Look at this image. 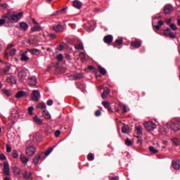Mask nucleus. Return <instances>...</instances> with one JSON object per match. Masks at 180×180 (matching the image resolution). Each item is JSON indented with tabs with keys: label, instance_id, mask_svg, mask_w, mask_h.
Here are the masks:
<instances>
[{
	"label": "nucleus",
	"instance_id": "40",
	"mask_svg": "<svg viewBox=\"0 0 180 180\" xmlns=\"http://www.w3.org/2000/svg\"><path fill=\"white\" fill-rule=\"evenodd\" d=\"M53 147H50L48 150H46L44 152L45 155L47 157V155H50V154H51V152L53 151Z\"/></svg>",
	"mask_w": 180,
	"mask_h": 180
},
{
	"label": "nucleus",
	"instance_id": "25",
	"mask_svg": "<svg viewBox=\"0 0 180 180\" xmlns=\"http://www.w3.org/2000/svg\"><path fill=\"white\" fill-rule=\"evenodd\" d=\"M20 159L21 160V162H22V164H25L26 165V164H27V162H29V158L25 157V155H21L20 156Z\"/></svg>",
	"mask_w": 180,
	"mask_h": 180
},
{
	"label": "nucleus",
	"instance_id": "41",
	"mask_svg": "<svg viewBox=\"0 0 180 180\" xmlns=\"http://www.w3.org/2000/svg\"><path fill=\"white\" fill-rule=\"evenodd\" d=\"M125 144L126 146H127L128 147H130L132 144H133V141H130V139H129V138H127L125 140Z\"/></svg>",
	"mask_w": 180,
	"mask_h": 180
},
{
	"label": "nucleus",
	"instance_id": "3",
	"mask_svg": "<svg viewBox=\"0 0 180 180\" xmlns=\"http://www.w3.org/2000/svg\"><path fill=\"white\" fill-rule=\"evenodd\" d=\"M25 153L28 157H33L36 153V148L33 146H28L25 150Z\"/></svg>",
	"mask_w": 180,
	"mask_h": 180
},
{
	"label": "nucleus",
	"instance_id": "33",
	"mask_svg": "<svg viewBox=\"0 0 180 180\" xmlns=\"http://www.w3.org/2000/svg\"><path fill=\"white\" fill-rule=\"evenodd\" d=\"M41 30V27L40 25H35L32 27V32H40Z\"/></svg>",
	"mask_w": 180,
	"mask_h": 180
},
{
	"label": "nucleus",
	"instance_id": "12",
	"mask_svg": "<svg viewBox=\"0 0 180 180\" xmlns=\"http://www.w3.org/2000/svg\"><path fill=\"white\" fill-rule=\"evenodd\" d=\"M103 41L106 44H110V43L113 41V36L110 34L105 36L103 38Z\"/></svg>",
	"mask_w": 180,
	"mask_h": 180
},
{
	"label": "nucleus",
	"instance_id": "19",
	"mask_svg": "<svg viewBox=\"0 0 180 180\" xmlns=\"http://www.w3.org/2000/svg\"><path fill=\"white\" fill-rule=\"evenodd\" d=\"M3 19L6 20V23H12V18L11 15L7 14L2 16Z\"/></svg>",
	"mask_w": 180,
	"mask_h": 180
},
{
	"label": "nucleus",
	"instance_id": "17",
	"mask_svg": "<svg viewBox=\"0 0 180 180\" xmlns=\"http://www.w3.org/2000/svg\"><path fill=\"white\" fill-rule=\"evenodd\" d=\"M33 120L36 123V124H39V126L43 124V120L38 117L37 115L33 117Z\"/></svg>",
	"mask_w": 180,
	"mask_h": 180
},
{
	"label": "nucleus",
	"instance_id": "30",
	"mask_svg": "<svg viewBox=\"0 0 180 180\" xmlns=\"http://www.w3.org/2000/svg\"><path fill=\"white\" fill-rule=\"evenodd\" d=\"M148 150L152 154H158V150L154 148V146H149Z\"/></svg>",
	"mask_w": 180,
	"mask_h": 180
},
{
	"label": "nucleus",
	"instance_id": "13",
	"mask_svg": "<svg viewBox=\"0 0 180 180\" xmlns=\"http://www.w3.org/2000/svg\"><path fill=\"white\" fill-rule=\"evenodd\" d=\"M131 46L135 49H139V47H141V41L138 39L132 41L131 42Z\"/></svg>",
	"mask_w": 180,
	"mask_h": 180
},
{
	"label": "nucleus",
	"instance_id": "53",
	"mask_svg": "<svg viewBox=\"0 0 180 180\" xmlns=\"http://www.w3.org/2000/svg\"><path fill=\"white\" fill-rule=\"evenodd\" d=\"M13 158H18L19 157V155L18 154L17 150L13 151Z\"/></svg>",
	"mask_w": 180,
	"mask_h": 180
},
{
	"label": "nucleus",
	"instance_id": "57",
	"mask_svg": "<svg viewBox=\"0 0 180 180\" xmlns=\"http://www.w3.org/2000/svg\"><path fill=\"white\" fill-rule=\"evenodd\" d=\"M4 23H6V20H4V18L0 19V26H2Z\"/></svg>",
	"mask_w": 180,
	"mask_h": 180
},
{
	"label": "nucleus",
	"instance_id": "32",
	"mask_svg": "<svg viewBox=\"0 0 180 180\" xmlns=\"http://www.w3.org/2000/svg\"><path fill=\"white\" fill-rule=\"evenodd\" d=\"M8 51V57L11 56V57H13L16 54V49H11Z\"/></svg>",
	"mask_w": 180,
	"mask_h": 180
},
{
	"label": "nucleus",
	"instance_id": "6",
	"mask_svg": "<svg viewBox=\"0 0 180 180\" xmlns=\"http://www.w3.org/2000/svg\"><path fill=\"white\" fill-rule=\"evenodd\" d=\"M170 128L174 131H179V130H180V122L179 121H175L174 122H172L170 125Z\"/></svg>",
	"mask_w": 180,
	"mask_h": 180
},
{
	"label": "nucleus",
	"instance_id": "63",
	"mask_svg": "<svg viewBox=\"0 0 180 180\" xmlns=\"http://www.w3.org/2000/svg\"><path fill=\"white\" fill-rule=\"evenodd\" d=\"M49 37H51V39H56L57 36L56 35V34H49Z\"/></svg>",
	"mask_w": 180,
	"mask_h": 180
},
{
	"label": "nucleus",
	"instance_id": "16",
	"mask_svg": "<svg viewBox=\"0 0 180 180\" xmlns=\"http://www.w3.org/2000/svg\"><path fill=\"white\" fill-rule=\"evenodd\" d=\"M172 165L174 169H176V170L180 169V160H173L172 162Z\"/></svg>",
	"mask_w": 180,
	"mask_h": 180
},
{
	"label": "nucleus",
	"instance_id": "45",
	"mask_svg": "<svg viewBox=\"0 0 180 180\" xmlns=\"http://www.w3.org/2000/svg\"><path fill=\"white\" fill-rule=\"evenodd\" d=\"M171 33V29L169 28H167L165 31H164V36H169V34Z\"/></svg>",
	"mask_w": 180,
	"mask_h": 180
},
{
	"label": "nucleus",
	"instance_id": "15",
	"mask_svg": "<svg viewBox=\"0 0 180 180\" xmlns=\"http://www.w3.org/2000/svg\"><path fill=\"white\" fill-rule=\"evenodd\" d=\"M22 178H23V179H25V180L33 179V178H32V172H30L28 173L27 170H25L22 172Z\"/></svg>",
	"mask_w": 180,
	"mask_h": 180
},
{
	"label": "nucleus",
	"instance_id": "29",
	"mask_svg": "<svg viewBox=\"0 0 180 180\" xmlns=\"http://www.w3.org/2000/svg\"><path fill=\"white\" fill-rule=\"evenodd\" d=\"M136 130L137 134H139V135L143 134V127H141V125L136 126Z\"/></svg>",
	"mask_w": 180,
	"mask_h": 180
},
{
	"label": "nucleus",
	"instance_id": "38",
	"mask_svg": "<svg viewBox=\"0 0 180 180\" xmlns=\"http://www.w3.org/2000/svg\"><path fill=\"white\" fill-rule=\"evenodd\" d=\"M46 107V105L44 103H39L37 105V108H38V109H44Z\"/></svg>",
	"mask_w": 180,
	"mask_h": 180
},
{
	"label": "nucleus",
	"instance_id": "9",
	"mask_svg": "<svg viewBox=\"0 0 180 180\" xmlns=\"http://www.w3.org/2000/svg\"><path fill=\"white\" fill-rule=\"evenodd\" d=\"M70 78L71 79H73V81H77L78 79H82L84 78V73H77L75 75H72L70 76Z\"/></svg>",
	"mask_w": 180,
	"mask_h": 180
},
{
	"label": "nucleus",
	"instance_id": "7",
	"mask_svg": "<svg viewBox=\"0 0 180 180\" xmlns=\"http://www.w3.org/2000/svg\"><path fill=\"white\" fill-rule=\"evenodd\" d=\"M39 99H40V91L37 90H33L32 100L34 101V102H37Z\"/></svg>",
	"mask_w": 180,
	"mask_h": 180
},
{
	"label": "nucleus",
	"instance_id": "64",
	"mask_svg": "<svg viewBox=\"0 0 180 180\" xmlns=\"http://www.w3.org/2000/svg\"><path fill=\"white\" fill-rule=\"evenodd\" d=\"M110 180H119V176H115V177H109Z\"/></svg>",
	"mask_w": 180,
	"mask_h": 180
},
{
	"label": "nucleus",
	"instance_id": "11",
	"mask_svg": "<svg viewBox=\"0 0 180 180\" xmlns=\"http://www.w3.org/2000/svg\"><path fill=\"white\" fill-rule=\"evenodd\" d=\"M13 47V44H9L8 46L6 48V51L4 52V58H5V60H8V58H9V50H12V48Z\"/></svg>",
	"mask_w": 180,
	"mask_h": 180
},
{
	"label": "nucleus",
	"instance_id": "58",
	"mask_svg": "<svg viewBox=\"0 0 180 180\" xmlns=\"http://www.w3.org/2000/svg\"><path fill=\"white\" fill-rule=\"evenodd\" d=\"M4 94H6V95H7V96H9V91L6 89H4L3 90Z\"/></svg>",
	"mask_w": 180,
	"mask_h": 180
},
{
	"label": "nucleus",
	"instance_id": "49",
	"mask_svg": "<svg viewBox=\"0 0 180 180\" xmlns=\"http://www.w3.org/2000/svg\"><path fill=\"white\" fill-rule=\"evenodd\" d=\"M57 50H58V51H63L64 50V45H63V44L58 45Z\"/></svg>",
	"mask_w": 180,
	"mask_h": 180
},
{
	"label": "nucleus",
	"instance_id": "26",
	"mask_svg": "<svg viewBox=\"0 0 180 180\" xmlns=\"http://www.w3.org/2000/svg\"><path fill=\"white\" fill-rule=\"evenodd\" d=\"M22 96H26V92L23 91H20L15 94V98H22Z\"/></svg>",
	"mask_w": 180,
	"mask_h": 180
},
{
	"label": "nucleus",
	"instance_id": "27",
	"mask_svg": "<svg viewBox=\"0 0 180 180\" xmlns=\"http://www.w3.org/2000/svg\"><path fill=\"white\" fill-rule=\"evenodd\" d=\"M26 54H27V52H25L21 54V58H20L21 61H29L30 58Z\"/></svg>",
	"mask_w": 180,
	"mask_h": 180
},
{
	"label": "nucleus",
	"instance_id": "50",
	"mask_svg": "<svg viewBox=\"0 0 180 180\" xmlns=\"http://www.w3.org/2000/svg\"><path fill=\"white\" fill-rule=\"evenodd\" d=\"M9 70H11V65H6V68H4V74H8L9 72Z\"/></svg>",
	"mask_w": 180,
	"mask_h": 180
},
{
	"label": "nucleus",
	"instance_id": "59",
	"mask_svg": "<svg viewBox=\"0 0 180 180\" xmlns=\"http://www.w3.org/2000/svg\"><path fill=\"white\" fill-rule=\"evenodd\" d=\"M46 105H48V106H51V105H53V100H48Z\"/></svg>",
	"mask_w": 180,
	"mask_h": 180
},
{
	"label": "nucleus",
	"instance_id": "44",
	"mask_svg": "<svg viewBox=\"0 0 180 180\" xmlns=\"http://www.w3.org/2000/svg\"><path fill=\"white\" fill-rule=\"evenodd\" d=\"M56 59L58 61H63L64 60V56H63V53H60L56 56Z\"/></svg>",
	"mask_w": 180,
	"mask_h": 180
},
{
	"label": "nucleus",
	"instance_id": "14",
	"mask_svg": "<svg viewBox=\"0 0 180 180\" xmlns=\"http://www.w3.org/2000/svg\"><path fill=\"white\" fill-rule=\"evenodd\" d=\"M172 11H174V8H172V6L171 4H167L164 8V12L167 15H169V13H171Z\"/></svg>",
	"mask_w": 180,
	"mask_h": 180
},
{
	"label": "nucleus",
	"instance_id": "51",
	"mask_svg": "<svg viewBox=\"0 0 180 180\" xmlns=\"http://www.w3.org/2000/svg\"><path fill=\"white\" fill-rule=\"evenodd\" d=\"M170 28L172 29V30H177L178 27H176V25L174 23H171L170 24Z\"/></svg>",
	"mask_w": 180,
	"mask_h": 180
},
{
	"label": "nucleus",
	"instance_id": "54",
	"mask_svg": "<svg viewBox=\"0 0 180 180\" xmlns=\"http://www.w3.org/2000/svg\"><path fill=\"white\" fill-rule=\"evenodd\" d=\"M6 153H11V151H12V148L8 144H6Z\"/></svg>",
	"mask_w": 180,
	"mask_h": 180
},
{
	"label": "nucleus",
	"instance_id": "56",
	"mask_svg": "<svg viewBox=\"0 0 180 180\" xmlns=\"http://www.w3.org/2000/svg\"><path fill=\"white\" fill-rule=\"evenodd\" d=\"M61 134V131H60V130H56V131H55V136H56V137H58Z\"/></svg>",
	"mask_w": 180,
	"mask_h": 180
},
{
	"label": "nucleus",
	"instance_id": "61",
	"mask_svg": "<svg viewBox=\"0 0 180 180\" xmlns=\"http://www.w3.org/2000/svg\"><path fill=\"white\" fill-rule=\"evenodd\" d=\"M65 58H66V60H68V61H70V60H71V56H70V54H68V53H66V54H65Z\"/></svg>",
	"mask_w": 180,
	"mask_h": 180
},
{
	"label": "nucleus",
	"instance_id": "21",
	"mask_svg": "<svg viewBox=\"0 0 180 180\" xmlns=\"http://www.w3.org/2000/svg\"><path fill=\"white\" fill-rule=\"evenodd\" d=\"M20 27L22 30H25V32H26V30H27V29H29V25L25 22H20Z\"/></svg>",
	"mask_w": 180,
	"mask_h": 180
},
{
	"label": "nucleus",
	"instance_id": "22",
	"mask_svg": "<svg viewBox=\"0 0 180 180\" xmlns=\"http://www.w3.org/2000/svg\"><path fill=\"white\" fill-rule=\"evenodd\" d=\"M109 94H110V89H109L108 88L104 89V91L101 95V98H103V99H106V98H108V95H109Z\"/></svg>",
	"mask_w": 180,
	"mask_h": 180
},
{
	"label": "nucleus",
	"instance_id": "60",
	"mask_svg": "<svg viewBox=\"0 0 180 180\" xmlns=\"http://www.w3.org/2000/svg\"><path fill=\"white\" fill-rule=\"evenodd\" d=\"M33 106H30L28 108V113H33Z\"/></svg>",
	"mask_w": 180,
	"mask_h": 180
},
{
	"label": "nucleus",
	"instance_id": "20",
	"mask_svg": "<svg viewBox=\"0 0 180 180\" xmlns=\"http://www.w3.org/2000/svg\"><path fill=\"white\" fill-rule=\"evenodd\" d=\"M73 6H75V8H77V9H81V8H82V3H81V1L78 0L74 1Z\"/></svg>",
	"mask_w": 180,
	"mask_h": 180
},
{
	"label": "nucleus",
	"instance_id": "55",
	"mask_svg": "<svg viewBox=\"0 0 180 180\" xmlns=\"http://www.w3.org/2000/svg\"><path fill=\"white\" fill-rule=\"evenodd\" d=\"M0 160H1V161H5V160H6V156L4 154H0Z\"/></svg>",
	"mask_w": 180,
	"mask_h": 180
},
{
	"label": "nucleus",
	"instance_id": "5",
	"mask_svg": "<svg viewBox=\"0 0 180 180\" xmlns=\"http://www.w3.org/2000/svg\"><path fill=\"white\" fill-rule=\"evenodd\" d=\"M11 16V22H19L20 19H22V16H23V12H20L16 14H13Z\"/></svg>",
	"mask_w": 180,
	"mask_h": 180
},
{
	"label": "nucleus",
	"instance_id": "62",
	"mask_svg": "<svg viewBox=\"0 0 180 180\" xmlns=\"http://www.w3.org/2000/svg\"><path fill=\"white\" fill-rule=\"evenodd\" d=\"M169 37H171V39H175L176 37V35L172 32H170V34H169Z\"/></svg>",
	"mask_w": 180,
	"mask_h": 180
},
{
	"label": "nucleus",
	"instance_id": "48",
	"mask_svg": "<svg viewBox=\"0 0 180 180\" xmlns=\"http://www.w3.org/2000/svg\"><path fill=\"white\" fill-rule=\"evenodd\" d=\"M122 44H123V39H119L115 40V44H117V46H120Z\"/></svg>",
	"mask_w": 180,
	"mask_h": 180
},
{
	"label": "nucleus",
	"instance_id": "52",
	"mask_svg": "<svg viewBox=\"0 0 180 180\" xmlns=\"http://www.w3.org/2000/svg\"><path fill=\"white\" fill-rule=\"evenodd\" d=\"M68 8V7H65L62 8L60 11H58V13H67V9Z\"/></svg>",
	"mask_w": 180,
	"mask_h": 180
},
{
	"label": "nucleus",
	"instance_id": "31",
	"mask_svg": "<svg viewBox=\"0 0 180 180\" xmlns=\"http://www.w3.org/2000/svg\"><path fill=\"white\" fill-rule=\"evenodd\" d=\"M40 158H41V156L40 155H38L37 156H35L33 159V163L34 164V165H37V164H39V160H40Z\"/></svg>",
	"mask_w": 180,
	"mask_h": 180
},
{
	"label": "nucleus",
	"instance_id": "28",
	"mask_svg": "<svg viewBox=\"0 0 180 180\" xmlns=\"http://www.w3.org/2000/svg\"><path fill=\"white\" fill-rule=\"evenodd\" d=\"M98 69L101 75H106V69L102 68L101 65L98 67Z\"/></svg>",
	"mask_w": 180,
	"mask_h": 180
},
{
	"label": "nucleus",
	"instance_id": "10",
	"mask_svg": "<svg viewBox=\"0 0 180 180\" xmlns=\"http://www.w3.org/2000/svg\"><path fill=\"white\" fill-rule=\"evenodd\" d=\"M26 77H27V72L25 70H22L18 72V78L21 81H25L26 79Z\"/></svg>",
	"mask_w": 180,
	"mask_h": 180
},
{
	"label": "nucleus",
	"instance_id": "35",
	"mask_svg": "<svg viewBox=\"0 0 180 180\" xmlns=\"http://www.w3.org/2000/svg\"><path fill=\"white\" fill-rule=\"evenodd\" d=\"M75 48L76 49V50H84V44H82V43L77 44L75 46Z\"/></svg>",
	"mask_w": 180,
	"mask_h": 180
},
{
	"label": "nucleus",
	"instance_id": "43",
	"mask_svg": "<svg viewBox=\"0 0 180 180\" xmlns=\"http://www.w3.org/2000/svg\"><path fill=\"white\" fill-rule=\"evenodd\" d=\"M172 141L174 144H175V146H179V140H178V139L173 138L172 139Z\"/></svg>",
	"mask_w": 180,
	"mask_h": 180
},
{
	"label": "nucleus",
	"instance_id": "24",
	"mask_svg": "<svg viewBox=\"0 0 180 180\" xmlns=\"http://www.w3.org/2000/svg\"><path fill=\"white\" fill-rule=\"evenodd\" d=\"M129 130H130V127H129V125H126L125 124H123V126L122 127V133L127 134L129 133Z\"/></svg>",
	"mask_w": 180,
	"mask_h": 180
},
{
	"label": "nucleus",
	"instance_id": "1",
	"mask_svg": "<svg viewBox=\"0 0 180 180\" xmlns=\"http://www.w3.org/2000/svg\"><path fill=\"white\" fill-rule=\"evenodd\" d=\"M9 171H10L9 163H8V162H4L3 172H4V174L6 175V176L4 178V180H11V179L8 177V176H11V173Z\"/></svg>",
	"mask_w": 180,
	"mask_h": 180
},
{
	"label": "nucleus",
	"instance_id": "18",
	"mask_svg": "<svg viewBox=\"0 0 180 180\" xmlns=\"http://www.w3.org/2000/svg\"><path fill=\"white\" fill-rule=\"evenodd\" d=\"M102 105L105 108V109H108L110 112H113V110L110 108V104L108 101H103Z\"/></svg>",
	"mask_w": 180,
	"mask_h": 180
},
{
	"label": "nucleus",
	"instance_id": "46",
	"mask_svg": "<svg viewBox=\"0 0 180 180\" xmlns=\"http://www.w3.org/2000/svg\"><path fill=\"white\" fill-rule=\"evenodd\" d=\"M42 116L46 120L51 119V115H50V113H43Z\"/></svg>",
	"mask_w": 180,
	"mask_h": 180
},
{
	"label": "nucleus",
	"instance_id": "39",
	"mask_svg": "<svg viewBox=\"0 0 180 180\" xmlns=\"http://www.w3.org/2000/svg\"><path fill=\"white\" fill-rule=\"evenodd\" d=\"M13 172L14 174H16V175H20V169L18 167H14L13 168Z\"/></svg>",
	"mask_w": 180,
	"mask_h": 180
},
{
	"label": "nucleus",
	"instance_id": "36",
	"mask_svg": "<svg viewBox=\"0 0 180 180\" xmlns=\"http://www.w3.org/2000/svg\"><path fill=\"white\" fill-rule=\"evenodd\" d=\"M28 51L31 53V54H33L34 56L39 54V49H29Z\"/></svg>",
	"mask_w": 180,
	"mask_h": 180
},
{
	"label": "nucleus",
	"instance_id": "37",
	"mask_svg": "<svg viewBox=\"0 0 180 180\" xmlns=\"http://www.w3.org/2000/svg\"><path fill=\"white\" fill-rule=\"evenodd\" d=\"M13 117H14L15 119H18V117H20V119H22V117H20L19 113H12L9 119H11L12 120Z\"/></svg>",
	"mask_w": 180,
	"mask_h": 180
},
{
	"label": "nucleus",
	"instance_id": "42",
	"mask_svg": "<svg viewBox=\"0 0 180 180\" xmlns=\"http://www.w3.org/2000/svg\"><path fill=\"white\" fill-rule=\"evenodd\" d=\"M87 160H89V161H94V160H95V158L94 157V154L93 153H89L87 155Z\"/></svg>",
	"mask_w": 180,
	"mask_h": 180
},
{
	"label": "nucleus",
	"instance_id": "23",
	"mask_svg": "<svg viewBox=\"0 0 180 180\" xmlns=\"http://www.w3.org/2000/svg\"><path fill=\"white\" fill-rule=\"evenodd\" d=\"M7 82H8V84H16L17 81H16V78L13 76H10L7 78Z\"/></svg>",
	"mask_w": 180,
	"mask_h": 180
},
{
	"label": "nucleus",
	"instance_id": "4",
	"mask_svg": "<svg viewBox=\"0 0 180 180\" xmlns=\"http://www.w3.org/2000/svg\"><path fill=\"white\" fill-rule=\"evenodd\" d=\"M52 29L56 33H61V32H64V30H65V28L64 27V26H63V25H60V24H56V25H53Z\"/></svg>",
	"mask_w": 180,
	"mask_h": 180
},
{
	"label": "nucleus",
	"instance_id": "2",
	"mask_svg": "<svg viewBox=\"0 0 180 180\" xmlns=\"http://www.w3.org/2000/svg\"><path fill=\"white\" fill-rule=\"evenodd\" d=\"M144 127L148 131H153V130H155V129L157 128V125L155 123L149 121L144 123Z\"/></svg>",
	"mask_w": 180,
	"mask_h": 180
},
{
	"label": "nucleus",
	"instance_id": "34",
	"mask_svg": "<svg viewBox=\"0 0 180 180\" xmlns=\"http://www.w3.org/2000/svg\"><path fill=\"white\" fill-rule=\"evenodd\" d=\"M162 25H164V22H162V20H159L158 22V25L155 26V29H156L157 30H160V29H161V26H162Z\"/></svg>",
	"mask_w": 180,
	"mask_h": 180
},
{
	"label": "nucleus",
	"instance_id": "8",
	"mask_svg": "<svg viewBox=\"0 0 180 180\" xmlns=\"http://www.w3.org/2000/svg\"><path fill=\"white\" fill-rule=\"evenodd\" d=\"M27 82L30 86H34L37 84V79L34 76L30 77L28 78Z\"/></svg>",
	"mask_w": 180,
	"mask_h": 180
},
{
	"label": "nucleus",
	"instance_id": "47",
	"mask_svg": "<svg viewBox=\"0 0 180 180\" xmlns=\"http://www.w3.org/2000/svg\"><path fill=\"white\" fill-rule=\"evenodd\" d=\"M122 109L125 113H127V112L130 111V108H129V107H127L126 105H122Z\"/></svg>",
	"mask_w": 180,
	"mask_h": 180
}]
</instances>
